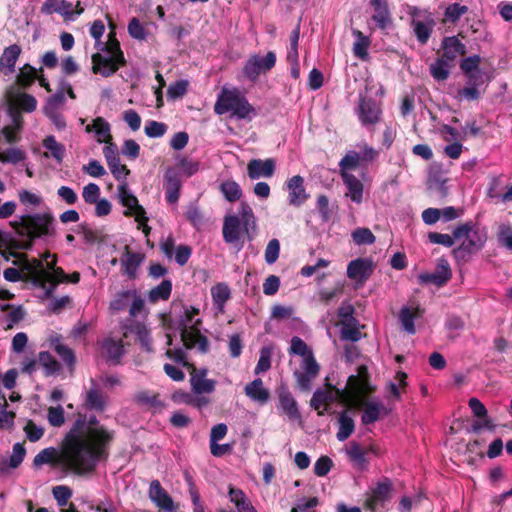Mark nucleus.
<instances>
[{
  "label": "nucleus",
  "instance_id": "obj_48",
  "mask_svg": "<svg viewBox=\"0 0 512 512\" xmlns=\"http://www.w3.org/2000/svg\"><path fill=\"white\" fill-rule=\"evenodd\" d=\"M13 103L19 109L25 112H32L36 109L37 101L36 99L29 94L26 93H18L13 98Z\"/></svg>",
  "mask_w": 512,
  "mask_h": 512
},
{
  "label": "nucleus",
  "instance_id": "obj_49",
  "mask_svg": "<svg viewBox=\"0 0 512 512\" xmlns=\"http://www.w3.org/2000/svg\"><path fill=\"white\" fill-rule=\"evenodd\" d=\"M37 70L30 66L29 64H25L19 71L17 75V83L22 87L30 86L35 79H37Z\"/></svg>",
  "mask_w": 512,
  "mask_h": 512
},
{
  "label": "nucleus",
  "instance_id": "obj_32",
  "mask_svg": "<svg viewBox=\"0 0 512 512\" xmlns=\"http://www.w3.org/2000/svg\"><path fill=\"white\" fill-rule=\"evenodd\" d=\"M442 48L444 56L451 61L466 53L465 45L455 36L444 38Z\"/></svg>",
  "mask_w": 512,
  "mask_h": 512
},
{
  "label": "nucleus",
  "instance_id": "obj_1",
  "mask_svg": "<svg viewBox=\"0 0 512 512\" xmlns=\"http://www.w3.org/2000/svg\"><path fill=\"white\" fill-rule=\"evenodd\" d=\"M113 437V432L100 425L96 417L88 421L78 419L67 433L61 451L45 448L34 457L33 464H59L76 474L89 473L106 456Z\"/></svg>",
  "mask_w": 512,
  "mask_h": 512
},
{
  "label": "nucleus",
  "instance_id": "obj_60",
  "mask_svg": "<svg viewBox=\"0 0 512 512\" xmlns=\"http://www.w3.org/2000/svg\"><path fill=\"white\" fill-rule=\"evenodd\" d=\"M101 190L95 183H88L82 189V197L85 203L93 205L100 199Z\"/></svg>",
  "mask_w": 512,
  "mask_h": 512
},
{
  "label": "nucleus",
  "instance_id": "obj_38",
  "mask_svg": "<svg viewBox=\"0 0 512 512\" xmlns=\"http://www.w3.org/2000/svg\"><path fill=\"white\" fill-rule=\"evenodd\" d=\"M341 325V339L351 342H357L361 339L362 334L359 330V323L355 320H349L348 322H340Z\"/></svg>",
  "mask_w": 512,
  "mask_h": 512
},
{
  "label": "nucleus",
  "instance_id": "obj_21",
  "mask_svg": "<svg viewBox=\"0 0 512 512\" xmlns=\"http://www.w3.org/2000/svg\"><path fill=\"white\" fill-rule=\"evenodd\" d=\"M150 500L164 512H174L175 505L170 495L163 489L158 480H153L149 487Z\"/></svg>",
  "mask_w": 512,
  "mask_h": 512
},
{
  "label": "nucleus",
  "instance_id": "obj_15",
  "mask_svg": "<svg viewBox=\"0 0 512 512\" xmlns=\"http://www.w3.org/2000/svg\"><path fill=\"white\" fill-rule=\"evenodd\" d=\"M356 112L364 126L378 123L382 114L381 107L373 99L365 97L359 99Z\"/></svg>",
  "mask_w": 512,
  "mask_h": 512
},
{
  "label": "nucleus",
  "instance_id": "obj_2",
  "mask_svg": "<svg viewBox=\"0 0 512 512\" xmlns=\"http://www.w3.org/2000/svg\"><path fill=\"white\" fill-rule=\"evenodd\" d=\"M13 263L19 268H7L4 278L7 281L16 282L21 279L30 281L35 288L40 289L41 297L47 298L53 293V285L49 279L54 276L56 280H62L64 271L56 267V255L45 253L42 259H28L25 255H14Z\"/></svg>",
  "mask_w": 512,
  "mask_h": 512
},
{
  "label": "nucleus",
  "instance_id": "obj_4",
  "mask_svg": "<svg viewBox=\"0 0 512 512\" xmlns=\"http://www.w3.org/2000/svg\"><path fill=\"white\" fill-rule=\"evenodd\" d=\"M217 115L230 113L232 118L238 120L251 119L256 115L254 107L247 98L235 87H222L214 105Z\"/></svg>",
  "mask_w": 512,
  "mask_h": 512
},
{
  "label": "nucleus",
  "instance_id": "obj_11",
  "mask_svg": "<svg viewBox=\"0 0 512 512\" xmlns=\"http://www.w3.org/2000/svg\"><path fill=\"white\" fill-rule=\"evenodd\" d=\"M276 64V54L272 51L265 56L251 55L244 63L242 73L249 81L255 82L260 74L270 71Z\"/></svg>",
  "mask_w": 512,
  "mask_h": 512
},
{
  "label": "nucleus",
  "instance_id": "obj_61",
  "mask_svg": "<svg viewBox=\"0 0 512 512\" xmlns=\"http://www.w3.org/2000/svg\"><path fill=\"white\" fill-rule=\"evenodd\" d=\"M280 254V242L278 239H271L265 249L264 258L268 265L274 264Z\"/></svg>",
  "mask_w": 512,
  "mask_h": 512
},
{
  "label": "nucleus",
  "instance_id": "obj_56",
  "mask_svg": "<svg viewBox=\"0 0 512 512\" xmlns=\"http://www.w3.org/2000/svg\"><path fill=\"white\" fill-rule=\"evenodd\" d=\"M137 401L153 411H160L163 409L164 404L157 395H151L147 392H141L137 395Z\"/></svg>",
  "mask_w": 512,
  "mask_h": 512
},
{
  "label": "nucleus",
  "instance_id": "obj_57",
  "mask_svg": "<svg viewBox=\"0 0 512 512\" xmlns=\"http://www.w3.org/2000/svg\"><path fill=\"white\" fill-rule=\"evenodd\" d=\"M300 37V26L297 25L290 35V47L287 52V61L295 63L298 60V42Z\"/></svg>",
  "mask_w": 512,
  "mask_h": 512
},
{
  "label": "nucleus",
  "instance_id": "obj_41",
  "mask_svg": "<svg viewBox=\"0 0 512 512\" xmlns=\"http://www.w3.org/2000/svg\"><path fill=\"white\" fill-rule=\"evenodd\" d=\"M353 35L356 37V41L353 45V53L357 58L365 60L368 56L370 39L358 30H354Z\"/></svg>",
  "mask_w": 512,
  "mask_h": 512
},
{
  "label": "nucleus",
  "instance_id": "obj_33",
  "mask_svg": "<svg viewBox=\"0 0 512 512\" xmlns=\"http://www.w3.org/2000/svg\"><path fill=\"white\" fill-rule=\"evenodd\" d=\"M142 260L143 257L140 253L132 252L128 249V247H126L125 253L121 259L124 273L127 274L130 278H134Z\"/></svg>",
  "mask_w": 512,
  "mask_h": 512
},
{
  "label": "nucleus",
  "instance_id": "obj_47",
  "mask_svg": "<svg viewBox=\"0 0 512 512\" xmlns=\"http://www.w3.org/2000/svg\"><path fill=\"white\" fill-rule=\"evenodd\" d=\"M131 332L136 335L137 340L141 343L143 349L147 352L152 351L150 333L145 325L137 323L131 328Z\"/></svg>",
  "mask_w": 512,
  "mask_h": 512
},
{
  "label": "nucleus",
  "instance_id": "obj_28",
  "mask_svg": "<svg viewBox=\"0 0 512 512\" xmlns=\"http://www.w3.org/2000/svg\"><path fill=\"white\" fill-rule=\"evenodd\" d=\"M213 306L217 314H223L225 304L231 297V291L226 283H217L211 287Z\"/></svg>",
  "mask_w": 512,
  "mask_h": 512
},
{
  "label": "nucleus",
  "instance_id": "obj_19",
  "mask_svg": "<svg viewBox=\"0 0 512 512\" xmlns=\"http://www.w3.org/2000/svg\"><path fill=\"white\" fill-rule=\"evenodd\" d=\"M103 154L113 176L118 181H124L130 171L126 165L121 164L117 145H105L103 148Z\"/></svg>",
  "mask_w": 512,
  "mask_h": 512
},
{
  "label": "nucleus",
  "instance_id": "obj_51",
  "mask_svg": "<svg viewBox=\"0 0 512 512\" xmlns=\"http://www.w3.org/2000/svg\"><path fill=\"white\" fill-rule=\"evenodd\" d=\"M467 12L468 7L466 5L453 3L446 8L444 13V21L455 23Z\"/></svg>",
  "mask_w": 512,
  "mask_h": 512
},
{
  "label": "nucleus",
  "instance_id": "obj_18",
  "mask_svg": "<svg viewBox=\"0 0 512 512\" xmlns=\"http://www.w3.org/2000/svg\"><path fill=\"white\" fill-rule=\"evenodd\" d=\"M41 12L47 15L60 14L67 22L74 21L81 15V10H73V4L66 0H46L41 7Z\"/></svg>",
  "mask_w": 512,
  "mask_h": 512
},
{
  "label": "nucleus",
  "instance_id": "obj_39",
  "mask_svg": "<svg viewBox=\"0 0 512 512\" xmlns=\"http://www.w3.org/2000/svg\"><path fill=\"white\" fill-rule=\"evenodd\" d=\"M365 451L356 442H351L346 450V454L353 465L359 469L367 467V460L365 457Z\"/></svg>",
  "mask_w": 512,
  "mask_h": 512
},
{
  "label": "nucleus",
  "instance_id": "obj_3",
  "mask_svg": "<svg viewBox=\"0 0 512 512\" xmlns=\"http://www.w3.org/2000/svg\"><path fill=\"white\" fill-rule=\"evenodd\" d=\"M359 369L356 375L349 376L346 386L342 389L328 385L324 389H317L310 401L313 409L318 411L319 415H324L328 411V407L335 401H340L348 406H359L362 402L361 392L365 385L360 384Z\"/></svg>",
  "mask_w": 512,
  "mask_h": 512
},
{
  "label": "nucleus",
  "instance_id": "obj_35",
  "mask_svg": "<svg viewBox=\"0 0 512 512\" xmlns=\"http://www.w3.org/2000/svg\"><path fill=\"white\" fill-rule=\"evenodd\" d=\"M421 311L419 307H402L399 312V320L403 327V329L409 333L414 334L415 333V325L414 320L418 316H420Z\"/></svg>",
  "mask_w": 512,
  "mask_h": 512
},
{
  "label": "nucleus",
  "instance_id": "obj_46",
  "mask_svg": "<svg viewBox=\"0 0 512 512\" xmlns=\"http://www.w3.org/2000/svg\"><path fill=\"white\" fill-rule=\"evenodd\" d=\"M172 291V283L170 280H163L158 286L149 292V300L157 302L159 300H167Z\"/></svg>",
  "mask_w": 512,
  "mask_h": 512
},
{
  "label": "nucleus",
  "instance_id": "obj_26",
  "mask_svg": "<svg viewBox=\"0 0 512 512\" xmlns=\"http://www.w3.org/2000/svg\"><path fill=\"white\" fill-rule=\"evenodd\" d=\"M86 132H94L97 142L105 145L113 144L110 124L102 117H97L85 128Z\"/></svg>",
  "mask_w": 512,
  "mask_h": 512
},
{
  "label": "nucleus",
  "instance_id": "obj_43",
  "mask_svg": "<svg viewBox=\"0 0 512 512\" xmlns=\"http://www.w3.org/2000/svg\"><path fill=\"white\" fill-rule=\"evenodd\" d=\"M361 156L355 151H349L339 162L340 175L352 174L350 171L357 168L360 164Z\"/></svg>",
  "mask_w": 512,
  "mask_h": 512
},
{
  "label": "nucleus",
  "instance_id": "obj_37",
  "mask_svg": "<svg viewBox=\"0 0 512 512\" xmlns=\"http://www.w3.org/2000/svg\"><path fill=\"white\" fill-rule=\"evenodd\" d=\"M43 147L50 153L57 163L61 164L65 157V146L59 143L52 135L44 138L42 142Z\"/></svg>",
  "mask_w": 512,
  "mask_h": 512
},
{
  "label": "nucleus",
  "instance_id": "obj_6",
  "mask_svg": "<svg viewBox=\"0 0 512 512\" xmlns=\"http://www.w3.org/2000/svg\"><path fill=\"white\" fill-rule=\"evenodd\" d=\"M199 309L194 306H185L179 320L181 340L187 349L196 348L200 352H207L208 339L201 333L202 320L198 318Z\"/></svg>",
  "mask_w": 512,
  "mask_h": 512
},
{
  "label": "nucleus",
  "instance_id": "obj_42",
  "mask_svg": "<svg viewBox=\"0 0 512 512\" xmlns=\"http://www.w3.org/2000/svg\"><path fill=\"white\" fill-rule=\"evenodd\" d=\"M181 183L175 174H167L166 176V198L171 204L179 199Z\"/></svg>",
  "mask_w": 512,
  "mask_h": 512
},
{
  "label": "nucleus",
  "instance_id": "obj_30",
  "mask_svg": "<svg viewBox=\"0 0 512 512\" xmlns=\"http://www.w3.org/2000/svg\"><path fill=\"white\" fill-rule=\"evenodd\" d=\"M245 394L251 400L265 404L270 397V392L263 385V381L257 378L245 386Z\"/></svg>",
  "mask_w": 512,
  "mask_h": 512
},
{
  "label": "nucleus",
  "instance_id": "obj_36",
  "mask_svg": "<svg viewBox=\"0 0 512 512\" xmlns=\"http://www.w3.org/2000/svg\"><path fill=\"white\" fill-rule=\"evenodd\" d=\"M103 354L110 360L117 361L123 355V344L122 340H116L114 338H105L101 343Z\"/></svg>",
  "mask_w": 512,
  "mask_h": 512
},
{
  "label": "nucleus",
  "instance_id": "obj_40",
  "mask_svg": "<svg viewBox=\"0 0 512 512\" xmlns=\"http://www.w3.org/2000/svg\"><path fill=\"white\" fill-rule=\"evenodd\" d=\"M38 362L47 377L55 375L60 369L59 363L49 352H40L38 355Z\"/></svg>",
  "mask_w": 512,
  "mask_h": 512
},
{
  "label": "nucleus",
  "instance_id": "obj_23",
  "mask_svg": "<svg viewBox=\"0 0 512 512\" xmlns=\"http://www.w3.org/2000/svg\"><path fill=\"white\" fill-rule=\"evenodd\" d=\"M207 370L204 368L193 369L191 372L190 384L192 391L196 394L212 393L215 390L216 382L208 379Z\"/></svg>",
  "mask_w": 512,
  "mask_h": 512
},
{
  "label": "nucleus",
  "instance_id": "obj_14",
  "mask_svg": "<svg viewBox=\"0 0 512 512\" xmlns=\"http://www.w3.org/2000/svg\"><path fill=\"white\" fill-rule=\"evenodd\" d=\"M117 196L119 202L125 208L123 212L124 216L144 218L145 209L139 204L137 197L130 191L124 181L117 187Z\"/></svg>",
  "mask_w": 512,
  "mask_h": 512
},
{
  "label": "nucleus",
  "instance_id": "obj_16",
  "mask_svg": "<svg viewBox=\"0 0 512 512\" xmlns=\"http://www.w3.org/2000/svg\"><path fill=\"white\" fill-rule=\"evenodd\" d=\"M286 190L288 192V203L294 207H300L310 197L304 185V178L295 175L286 181Z\"/></svg>",
  "mask_w": 512,
  "mask_h": 512
},
{
  "label": "nucleus",
  "instance_id": "obj_59",
  "mask_svg": "<svg viewBox=\"0 0 512 512\" xmlns=\"http://www.w3.org/2000/svg\"><path fill=\"white\" fill-rule=\"evenodd\" d=\"M167 131L166 124L155 120H149L144 127L145 134L150 138L162 137Z\"/></svg>",
  "mask_w": 512,
  "mask_h": 512
},
{
  "label": "nucleus",
  "instance_id": "obj_29",
  "mask_svg": "<svg viewBox=\"0 0 512 512\" xmlns=\"http://www.w3.org/2000/svg\"><path fill=\"white\" fill-rule=\"evenodd\" d=\"M21 53V48L17 44L5 48L0 57V70L5 75H10L15 71V64Z\"/></svg>",
  "mask_w": 512,
  "mask_h": 512
},
{
  "label": "nucleus",
  "instance_id": "obj_63",
  "mask_svg": "<svg viewBox=\"0 0 512 512\" xmlns=\"http://www.w3.org/2000/svg\"><path fill=\"white\" fill-rule=\"evenodd\" d=\"M430 71L434 79L442 81L447 79L449 75V66L446 61L438 59L431 65Z\"/></svg>",
  "mask_w": 512,
  "mask_h": 512
},
{
  "label": "nucleus",
  "instance_id": "obj_31",
  "mask_svg": "<svg viewBox=\"0 0 512 512\" xmlns=\"http://www.w3.org/2000/svg\"><path fill=\"white\" fill-rule=\"evenodd\" d=\"M339 429L336 437L339 441L347 440L355 431V422L348 410H344L338 417Z\"/></svg>",
  "mask_w": 512,
  "mask_h": 512
},
{
  "label": "nucleus",
  "instance_id": "obj_7",
  "mask_svg": "<svg viewBox=\"0 0 512 512\" xmlns=\"http://www.w3.org/2000/svg\"><path fill=\"white\" fill-rule=\"evenodd\" d=\"M359 377H361L360 384L365 385L361 392L362 404L359 406H348L349 408H363L361 421L364 425L372 424L380 419L382 415H387L388 410L384 407L383 403L377 399L367 401V397L374 391V388L369 383L368 370L366 366H359Z\"/></svg>",
  "mask_w": 512,
  "mask_h": 512
},
{
  "label": "nucleus",
  "instance_id": "obj_27",
  "mask_svg": "<svg viewBox=\"0 0 512 512\" xmlns=\"http://www.w3.org/2000/svg\"><path fill=\"white\" fill-rule=\"evenodd\" d=\"M342 181L347 189L346 197L356 204H361L364 195V185L354 174H344Z\"/></svg>",
  "mask_w": 512,
  "mask_h": 512
},
{
  "label": "nucleus",
  "instance_id": "obj_25",
  "mask_svg": "<svg viewBox=\"0 0 512 512\" xmlns=\"http://www.w3.org/2000/svg\"><path fill=\"white\" fill-rule=\"evenodd\" d=\"M391 490L392 486L390 481L384 480L379 482L366 501L368 508L375 512L379 506H382V504L390 498Z\"/></svg>",
  "mask_w": 512,
  "mask_h": 512
},
{
  "label": "nucleus",
  "instance_id": "obj_64",
  "mask_svg": "<svg viewBox=\"0 0 512 512\" xmlns=\"http://www.w3.org/2000/svg\"><path fill=\"white\" fill-rule=\"evenodd\" d=\"M497 238L500 245L512 251V227L509 224L499 226Z\"/></svg>",
  "mask_w": 512,
  "mask_h": 512
},
{
  "label": "nucleus",
  "instance_id": "obj_24",
  "mask_svg": "<svg viewBox=\"0 0 512 512\" xmlns=\"http://www.w3.org/2000/svg\"><path fill=\"white\" fill-rule=\"evenodd\" d=\"M243 230H245L244 224L238 216L228 215L225 217L222 232L226 243H236L240 239Z\"/></svg>",
  "mask_w": 512,
  "mask_h": 512
},
{
  "label": "nucleus",
  "instance_id": "obj_12",
  "mask_svg": "<svg viewBox=\"0 0 512 512\" xmlns=\"http://www.w3.org/2000/svg\"><path fill=\"white\" fill-rule=\"evenodd\" d=\"M123 63V53L99 51L92 55L93 72L104 77H108L114 74Z\"/></svg>",
  "mask_w": 512,
  "mask_h": 512
},
{
  "label": "nucleus",
  "instance_id": "obj_13",
  "mask_svg": "<svg viewBox=\"0 0 512 512\" xmlns=\"http://www.w3.org/2000/svg\"><path fill=\"white\" fill-rule=\"evenodd\" d=\"M277 409L280 415L284 416L290 422L302 423V415L299 405L287 388L278 390Z\"/></svg>",
  "mask_w": 512,
  "mask_h": 512
},
{
  "label": "nucleus",
  "instance_id": "obj_50",
  "mask_svg": "<svg viewBox=\"0 0 512 512\" xmlns=\"http://www.w3.org/2000/svg\"><path fill=\"white\" fill-rule=\"evenodd\" d=\"M271 357H272V348L269 346H265L260 350V356L255 367L254 373L259 375L261 373L267 372L271 368Z\"/></svg>",
  "mask_w": 512,
  "mask_h": 512
},
{
  "label": "nucleus",
  "instance_id": "obj_8",
  "mask_svg": "<svg viewBox=\"0 0 512 512\" xmlns=\"http://www.w3.org/2000/svg\"><path fill=\"white\" fill-rule=\"evenodd\" d=\"M53 216L50 213H36L33 215L21 216L18 222H15V228L21 235L30 238L41 237L53 233Z\"/></svg>",
  "mask_w": 512,
  "mask_h": 512
},
{
  "label": "nucleus",
  "instance_id": "obj_20",
  "mask_svg": "<svg viewBox=\"0 0 512 512\" xmlns=\"http://www.w3.org/2000/svg\"><path fill=\"white\" fill-rule=\"evenodd\" d=\"M276 169V161L273 158L252 159L247 164V174L252 180L259 178H271Z\"/></svg>",
  "mask_w": 512,
  "mask_h": 512
},
{
  "label": "nucleus",
  "instance_id": "obj_44",
  "mask_svg": "<svg viewBox=\"0 0 512 512\" xmlns=\"http://www.w3.org/2000/svg\"><path fill=\"white\" fill-rule=\"evenodd\" d=\"M220 191L229 202H235L242 196V190L239 184L233 180H226L221 183Z\"/></svg>",
  "mask_w": 512,
  "mask_h": 512
},
{
  "label": "nucleus",
  "instance_id": "obj_62",
  "mask_svg": "<svg viewBox=\"0 0 512 512\" xmlns=\"http://www.w3.org/2000/svg\"><path fill=\"white\" fill-rule=\"evenodd\" d=\"M189 82L187 80H178L168 87L167 96L172 99H179L183 97L188 89Z\"/></svg>",
  "mask_w": 512,
  "mask_h": 512
},
{
  "label": "nucleus",
  "instance_id": "obj_54",
  "mask_svg": "<svg viewBox=\"0 0 512 512\" xmlns=\"http://www.w3.org/2000/svg\"><path fill=\"white\" fill-rule=\"evenodd\" d=\"M481 63V58L478 55H473L467 58H464L460 63V68L466 74L470 81L476 79V76L472 74L473 71L477 70Z\"/></svg>",
  "mask_w": 512,
  "mask_h": 512
},
{
  "label": "nucleus",
  "instance_id": "obj_45",
  "mask_svg": "<svg viewBox=\"0 0 512 512\" xmlns=\"http://www.w3.org/2000/svg\"><path fill=\"white\" fill-rule=\"evenodd\" d=\"M25 455L26 449L24 445L22 443H15L13 445L12 454L10 455L9 459L2 464L1 470H4L5 466H8L12 469L17 468L24 460Z\"/></svg>",
  "mask_w": 512,
  "mask_h": 512
},
{
  "label": "nucleus",
  "instance_id": "obj_5",
  "mask_svg": "<svg viewBox=\"0 0 512 512\" xmlns=\"http://www.w3.org/2000/svg\"><path fill=\"white\" fill-rule=\"evenodd\" d=\"M289 354L301 357L299 368L294 371V377L302 390H309L311 381L319 374L317 363L310 347L298 336L290 341Z\"/></svg>",
  "mask_w": 512,
  "mask_h": 512
},
{
  "label": "nucleus",
  "instance_id": "obj_10",
  "mask_svg": "<svg viewBox=\"0 0 512 512\" xmlns=\"http://www.w3.org/2000/svg\"><path fill=\"white\" fill-rule=\"evenodd\" d=\"M407 14L411 18L410 26L417 41L421 45L427 44L436 25L433 14L416 6H408Z\"/></svg>",
  "mask_w": 512,
  "mask_h": 512
},
{
  "label": "nucleus",
  "instance_id": "obj_55",
  "mask_svg": "<svg viewBox=\"0 0 512 512\" xmlns=\"http://www.w3.org/2000/svg\"><path fill=\"white\" fill-rule=\"evenodd\" d=\"M53 346L55 352L60 356L63 362L70 368H73L76 361L74 352L60 341H55Z\"/></svg>",
  "mask_w": 512,
  "mask_h": 512
},
{
  "label": "nucleus",
  "instance_id": "obj_52",
  "mask_svg": "<svg viewBox=\"0 0 512 512\" xmlns=\"http://www.w3.org/2000/svg\"><path fill=\"white\" fill-rule=\"evenodd\" d=\"M86 406L94 410H103L105 407V398L97 389H90L86 395Z\"/></svg>",
  "mask_w": 512,
  "mask_h": 512
},
{
  "label": "nucleus",
  "instance_id": "obj_9",
  "mask_svg": "<svg viewBox=\"0 0 512 512\" xmlns=\"http://www.w3.org/2000/svg\"><path fill=\"white\" fill-rule=\"evenodd\" d=\"M453 236L456 240L465 238L459 250L470 254L481 250L488 238L486 228L475 225L472 222H466L457 226L453 230Z\"/></svg>",
  "mask_w": 512,
  "mask_h": 512
},
{
  "label": "nucleus",
  "instance_id": "obj_22",
  "mask_svg": "<svg viewBox=\"0 0 512 512\" xmlns=\"http://www.w3.org/2000/svg\"><path fill=\"white\" fill-rule=\"evenodd\" d=\"M452 276L449 264L446 260H440L437 271L434 273H422L418 276L419 282L422 284L433 283L437 286L444 285Z\"/></svg>",
  "mask_w": 512,
  "mask_h": 512
},
{
  "label": "nucleus",
  "instance_id": "obj_53",
  "mask_svg": "<svg viewBox=\"0 0 512 512\" xmlns=\"http://www.w3.org/2000/svg\"><path fill=\"white\" fill-rule=\"evenodd\" d=\"M0 402V429H9L14 424L15 413L7 410V402L4 395Z\"/></svg>",
  "mask_w": 512,
  "mask_h": 512
},
{
  "label": "nucleus",
  "instance_id": "obj_17",
  "mask_svg": "<svg viewBox=\"0 0 512 512\" xmlns=\"http://www.w3.org/2000/svg\"><path fill=\"white\" fill-rule=\"evenodd\" d=\"M373 262L368 258H357L349 262L347 276L359 285H363L373 273Z\"/></svg>",
  "mask_w": 512,
  "mask_h": 512
},
{
  "label": "nucleus",
  "instance_id": "obj_58",
  "mask_svg": "<svg viewBox=\"0 0 512 512\" xmlns=\"http://www.w3.org/2000/svg\"><path fill=\"white\" fill-rule=\"evenodd\" d=\"M352 239L357 245L373 244L376 240L375 236L368 228H357L352 232Z\"/></svg>",
  "mask_w": 512,
  "mask_h": 512
},
{
  "label": "nucleus",
  "instance_id": "obj_34",
  "mask_svg": "<svg viewBox=\"0 0 512 512\" xmlns=\"http://www.w3.org/2000/svg\"><path fill=\"white\" fill-rule=\"evenodd\" d=\"M371 5L374 8L373 20L379 28H386L391 23V16L386 0H371Z\"/></svg>",
  "mask_w": 512,
  "mask_h": 512
}]
</instances>
